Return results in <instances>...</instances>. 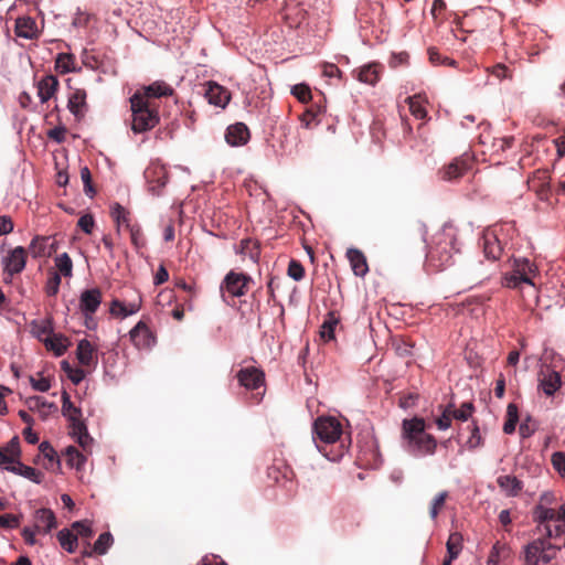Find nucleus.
Listing matches in <instances>:
<instances>
[{
    "instance_id": "obj_5",
    "label": "nucleus",
    "mask_w": 565,
    "mask_h": 565,
    "mask_svg": "<svg viewBox=\"0 0 565 565\" xmlns=\"http://www.w3.org/2000/svg\"><path fill=\"white\" fill-rule=\"evenodd\" d=\"M551 539L542 535L524 547V562L526 565H547L556 557L561 547L551 543Z\"/></svg>"
},
{
    "instance_id": "obj_8",
    "label": "nucleus",
    "mask_w": 565,
    "mask_h": 565,
    "mask_svg": "<svg viewBox=\"0 0 565 565\" xmlns=\"http://www.w3.org/2000/svg\"><path fill=\"white\" fill-rule=\"evenodd\" d=\"M268 477L277 483L282 484L291 494L296 492L297 483L295 481L294 470L284 461H277L268 468Z\"/></svg>"
},
{
    "instance_id": "obj_20",
    "label": "nucleus",
    "mask_w": 565,
    "mask_h": 565,
    "mask_svg": "<svg viewBox=\"0 0 565 565\" xmlns=\"http://www.w3.org/2000/svg\"><path fill=\"white\" fill-rule=\"evenodd\" d=\"M76 356L83 366L95 367L97 365V349L86 339H83L78 342Z\"/></svg>"
},
{
    "instance_id": "obj_62",
    "label": "nucleus",
    "mask_w": 565,
    "mask_h": 565,
    "mask_svg": "<svg viewBox=\"0 0 565 565\" xmlns=\"http://www.w3.org/2000/svg\"><path fill=\"white\" fill-rule=\"evenodd\" d=\"M483 445V439L480 435L479 427L473 424L471 436L467 440V446L469 449H476L478 447H481Z\"/></svg>"
},
{
    "instance_id": "obj_9",
    "label": "nucleus",
    "mask_w": 565,
    "mask_h": 565,
    "mask_svg": "<svg viewBox=\"0 0 565 565\" xmlns=\"http://www.w3.org/2000/svg\"><path fill=\"white\" fill-rule=\"evenodd\" d=\"M533 520L537 523L536 530L542 535L553 537L551 522H558L556 510L543 504H536L533 510Z\"/></svg>"
},
{
    "instance_id": "obj_21",
    "label": "nucleus",
    "mask_w": 565,
    "mask_h": 565,
    "mask_svg": "<svg viewBox=\"0 0 565 565\" xmlns=\"http://www.w3.org/2000/svg\"><path fill=\"white\" fill-rule=\"evenodd\" d=\"M2 468L12 473L22 476L34 483H41L44 479V473L42 471L24 465L20 460H15L13 463L2 466Z\"/></svg>"
},
{
    "instance_id": "obj_28",
    "label": "nucleus",
    "mask_w": 565,
    "mask_h": 565,
    "mask_svg": "<svg viewBox=\"0 0 565 565\" xmlns=\"http://www.w3.org/2000/svg\"><path fill=\"white\" fill-rule=\"evenodd\" d=\"M58 88V81L54 75H46L38 83V96L41 103H46Z\"/></svg>"
},
{
    "instance_id": "obj_17",
    "label": "nucleus",
    "mask_w": 565,
    "mask_h": 565,
    "mask_svg": "<svg viewBox=\"0 0 565 565\" xmlns=\"http://www.w3.org/2000/svg\"><path fill=\"white\" fill-rule=\"evenodd\" d=\"M540 386L547 396H552L562 386V379L558 372L545 366L540 372Z\"/></svg>"
},
{
    "instance_id": "obj_57",
    "label": "nucleus",
    "mask_w": 565,
    "mask_h": 565,
    "mask_svg": "<svg viewBox=\"0 0 565 565\" xmlns=\"http://www.w3.org/2000/svg\"><path fill=\"white\" fill-rule=\"evenodd\" d=\"M450 407H454L452 404H449L443 412L441 416L436 418L435 423L440 430H445L451 426L452 415L450 413Z\"/></svg>"
},
{
    "instance_id": "obj_47",
    "label": "nucleus",
    "mask_w": 565,
    "mask_h": 565,
    "mask_svg": "<svg viewBox=\"0 0 565 565\" xmlns=\"http://www.w3.org/2000/svg\"><path fill=\"white\" fill-rule=\"evenodd\" d=\"M0 450H3L10 458V461H7L4 466H7L9 463H13L15 460H19V457H20L19 438L13 437L4 447L0 448Z\"/></svg>"
},
{
    "instance_id": "obj_22",
    "label": "nucleus",
    "mask_w": 565,
    "mask_h": 565,
    "mask_svg": "<svg viewBox=\"0 0 565 565\" xmlns=\"http://www.w3.org/2000/svg\"><path fill=\"white\" fill-rule=\"evenodd\" d=\"M14 31L19 38L28 40L38 39L40 35L38 24L31 17H19L15 20Z\"/></svg>"
},
{
    "instance_id": "obj_3",
    "label": "nucleus",
    "mask_w": 565,
    "mask_h": 565,
    "mask_svg": "<svg viewBox=\"0 0 565 565\" xmlns=\"http://www.w3.org/2000/svg\"><path fill=\"white\" fill-rule=\"evenodd\" d=\"M402 437L407 451L414 456H430L436 451L437 440L433 435L426 433V422L422 417L404 419Z\"/></svg>"
},
{
    "instance_id": "obj_36",
    "label": "nucleus",
    "mask_w": 565,
    "mask_h": 565,
    "mask_svg": "<svg viewBox=\"0 0 565 565\" xmlns=\"http://www.w3.org/2000/svg\"><path fill=\"white\" fill-rule=\"evenodd\" d=\"M339 323V318L334 312H329L321 326L320 335L324 341L334 339V329Z\"/></svg>"
},
{
    "instance_id": "obj_56",
    "label": "nucleus",
    "mask_w": 565,
    "mask_h": 565,
    "mask_svg": "<svg viewBox=\"0 0 565 565\" xmlns=\"http://www.w3.org/2000/svg\"><path fill=\"white\" fill-rule=\"evenodd\" d=\"M73 531H75L74 534L77 536H82L85 539H90L94 534L90 523L88 521H77L74 522L72 525Z\"/></svg>"
},
{
    "instance_id": "obj_31",
    "label": "nucleus",
    "mask_w": 565,
    "mask_h": 565,
    "mask_svg": "<svg viewBox=\"0 0 565 565\" xmlns=\"http://www.w3.org/2000/svg\"><path fill=\"white\" fill-rule=\"evenodd\" d=\"M67 107L76 118H82L86 108V92L84 89H76L70 96Z\"/></svg>"
},
{
    "instance_id": "obj_51",
    "label": "nucleus",
    "mask_w": 565,
    "mask_h": 565,
    "mask_svg": "<svg viewBox=\"0 0 565 565\" xmlns=\"http://www.w3.org/2000/svg\"><path fill=\"white\" fill-rule=\"evenodd\" d=\"M128 231H129L130 241H131V244L134 245V247L137 250L145 247L146 239L143 237L141 226L137 223L136 225L130 227Z\"/></svg>"
},
{
    "instance_id": "obj_49",
    "label": "nucleus",
    "mask_w": 565,
    "mask_h": 565,
    "mask_svg": "<svg viewBox=\"0 0 565 565\" xmlns=\"http://www.w3.org/2000/svg\"><path fill=\"white\" fill-rule=\"evenodd\" d=\"M475 411V406L471 402L462 403L460 408L454 409L450 407V413L452 415V418L461 422L468 420V418L471 416V414Z\"/></svg>"
},
{
    "instance_id": "obj_27",
    "label": "nucleus",
    "mask_w": 565,
    "mask_h": 565,
    "mask_svg": "<svg viewBox=\"0 0 565 565\" xmlns=\"http://www.w3.org/2000/svg\"><path fill=\"white\" fill-rule=\"evenodd\" d=\"M347 257L355 276L364 277L369 271V265L364 254L358 248H349Z\"/></svg>"
},
{
    "instance_id": "obj_45",
    "label": "nucleus",
    "mask_w": 565,
    "mask_h": 565,
    "mask_svg": "<svg viewBox=\"0 0 565 565\" xmlns=\"http://www.w3.org/2000/svg\"><path fill=\"white\" fill-rule=\"evenodd\" d=\"M448 498L447 491L439 492L431 501L429 508V516L435 520L439 512L444 509L446 500Z\"/></svg>"
},
{
    "instance_id": "obj_37",
    "label": "nucleus",
    "mask_w": 565,
    "mask_h": 565,
    "mask_svg": "<svg viewBox=\"0 0 565 565\" xmlns=\"http://www.w3.org/2000/svg\"><path fill=\"white\" fill-rule=\"evenodd\" d=\"M61 546L68 553H74L77 547V535L67 529H63L57 533Z\"/></svg>"
},
{
    "instance_id": "obj_10",
    "label": "nucleus",
    "mask_w": 565,
    "mask_h": 565,
    "mask_svg": "<svg viewBox=\"0 0 565 565\" xmlns=\"http://www.w3.org/2000/svg\"><path fill=\"white\" fill-rule=\"evenodd\" d=\"M174 94V89L163 81H156L150 85L138 88L134 95H139L147 104H157L160 97H168Z\"/></svg>"
},
{
    "instance_id": "obj_55",
    "label": "nucleus",
    "mask_w": 565,
    "mask_h": 565,
    "mask_svg": "<svg viewBox=\"0 0 565 565\" xmlns=\"http://www.w3.org/2000/svg\"><path fill=\"white\" fill-rule=\"evenodd\" d=\"M287 274L294 280L299 281L305 277V268L300 262L291 259L288 265Z\"/></svg>"
},
{
    "instance_id": "obj_14",
    "label": "nucleus",
    "mask_w": 565,
    "mask_h": 565,
    "mask_svg": "<svg viewBox=\"0 0 565 565\" xmlns=\"http://www.w3.org/2000/svg\"><path fill=\"white\" fill-rule=\"evenodd\" d=\"M480 245L483 249L484 257L494 265V262L500 258L503 252V247L497 234L493 231L484 232Z\"/></svg>"
},
{
    "instance_id": "obj_41",
    "label": "nucleus",
    "mask_w": 565,
    "mask_h": 565,
    "mask_svg": "<svg viewBox=\"0 0 565 565\" xmlns=\"http://www.w3.org/2000/svg\"><path fill=\"white\" fill-rule=\"evenodd\" d=\"M461 543H462V536L460 533L455 532L451 533L447 541V553L450 555V558H457L458 555L461 552Z\"/></svg>"
},
{
    "instance_id": "obj_46",
    "label": "nucleus",
    "mask_w": 565,
    "mask_h": 565,
    "mask_svg": "<svg viewBox=\"0 0 565 565\" xmlns=\"http://www.w3.org/2000/svg\"><path fill=\"white\" fill-rule=\"evenodd\" d=\"M55 265L58 271L65 276L71 277L73 270V263L67 253H63L55 258Z\"/></svg>"
},
{
    "instance_id": "obj_7",
    "label": "nucleus",
    "mask_w": 565,
    "mask_h": 565,
    "mask_svg": "<svg viewBox=\"0 0 565 565\" xmlns=\"http://www.w3.org/2000/svg\"><path fill=\"white\" fill-rule=\"evenodd\" d=\"M250 282L252 278L248 275L231 270L226 274L221 290L227 291L232 297H242L246 295Z\"/></svg>"
},
{
    "instance_id": "obj_53",
    "label": "nucleus",
    "mask_w": 565,
    "mask_h": 565,
    "mask_svg": "<svg viewBox=\"0 0 565 565\" xmlns=\"http://www.w3.org/2000/svg\"><path fill=\"white\" fill-rule=\"evenodd\" d=\"M81 179L84 183V192L90 198L95 195L96 190L93 186L92 173L88 167L81 168Z\"/></svg>"
},
{
    "instance_id": "obj_63",
    "label": "nucleus",
    "mask_w": 565,
    "mask_h": 565,
    "mask_svg": "<svg viewBox=\"0 0 565 565\" xmlns=\"http://www.w3.org/2000/svg\"><path fill=\"white\" fill-rule=\"evenodd\" d=\"M94 225H95V221H94L93 215H90V214H85V215L81 216L77 222V226L86 234H90L93 232Z\"/></svg>"
},
{
    "instance_id": "obj_42",
    "label": "nucleus",
    "mask_w": 565,
    "mask_h": 565,
    "mask_svg": "<svg viewBox=\"0 0 565 565\" xmlns=\"http://www.w3.org/2000/svg\"><path fill=\"white\" fill-rule=\"evenodd\" d=\"M113 543L114 537L109 532L102 533L97 541L94 543V551L98 555H104L107 553Z\"/></svg>"
},
{
    "instance_id": "obj_64",
    "label": "nucleus",
    "mask_w": 565,
    "mask_h": 565,
    "mask_svg": "<svg viewBox=\"0 0 565 565\" xmlns=\"http://www.w3.org/2000/svg\"><path fill=\"white\" fill-rule=\"evenodd\" d=\"M552 465L559 473L565 472V454L557 451L552 455Z\"/></svg>"
},
{
    "instance_id": "obj_60",
    "label": "nucleus",
    "mask_w": 565,
    "mask_h": 565,
    "mask_svg": "<svg viewBox=\"0 0 565 565\" xmlns=\"http://www.w3.org/2000/svg\"><path fill=\"white\" fill-rule=\"evenodd\" d=\"M39 448L44 458H46L50 462L60 463L58 456L50 443L43 441Z\"/></svg>"
},
{
    "instance_id": "obj_34",
    "label": "nucleus",
    "mask_w": 565,
    "mask_h": 565,
    "mask_svg": "<svg viewBox=\"0 0 565 565\" xmlns=\"http://www.w3.org/2000/svg\"><path fill=\"white\" fill-rule=\"evenodd\" d=\"M47 350L54 352L56 356L63 355L70 345L67 338L62 334H52L44 340Z\"/></svg>"
},
{
    "instance_id": "obj_33",
    "label": "nucleus",
    "mask_w": 565,
    "mask_h": 565,
    "mask_svg": "<svg viewBox=\"0 0 565 565\" xmlns=\"http://www.w3.org/2000/svg\"><path fill=\"white\" fill-rule=\"evenodd\" d=\"M49 237L36 236L30 244V253L34 258L50 256L55 250L54 244L49 246Z\"/></svg>"
},
{
    "instance_id": "obj_59",
    "label": "nucleus",
    "mask_w": 565,
    "mask_h": 565,
    "mask_svg": "<svg viewBox=\"0 0 565 565\" xmlns=\"http://www.w3.org/2000/svg\"><path fill=\"white\" fill-rule=\"evenodd\" d=\"M489 71L493 76H495L500 81L505 79V78H509V79L512 78V72L504 64L499 63V64L492 66Z\"/></svg>"
},
{
    "instance_id": "obj_4",
    "label": "nucleus",
    "mask_w": 565,
    "mask_h": 565,
    "mask_svg": "<svg viewBox=\"0 0 565 565\" xmlns=\"http://www.w3.org/2000/svg\"><path fill=\"white\" fill-rule=\"evenodd\" d=\"M131 110V130L135 134H143L152 130L159 122L158 104H147L139 95L129 98Z\"/></svg>"
},
{
    "instance_id": "obj_18",
    "label": "nucleus",
    "mask_w": 565,
    "mask_h": 565,
    "mask_svg": "<svg viewBox=\"0 0 565 565\" xmlns=\"http://www.w3.org/2000/svg\"><path fill=\"white\" fill-rule=\"evenodd\" d=\"M103 295L99 288L86 289L79 297V310L82 313L94 315L102 303Z\"/></svg>"
},
{
    "instance_id": "obj_43",
    "label": "nucleus",
    "mask_w": 565,
    "mask_h": 565,
    "mask_svg": "<svg viewBox=\"0 0 565 565\" xmlns=\"http://www.w3.org/2000/svg\"><path fill=\"white\" fill-rule=\"evenodd\" d=\"M521 282L533 285L530 277L522 276L513 269L512 274L503 277L502 285L507 288H516Z\"/></svg>"
},
{
    "instance_id": "obj_16",
    "label": "nucleus",
    "mask_w": 565,
    "mask_h": 565,
    "mask_svg": "<svg viewBox=\"0 0 565 565\" xmlns=\"http://www.w3.org/2000/svg\"><path fill=\"white\" fill-rule=\"evenodd\" d=\"M130 340L138 349H148L154 342V335L145 321L140 320L129 332Z\"/></svg>"
},
{
    "instance_id": "obj_30",
    "label": "nucleus",
    "mask_w": 565,
    "mask_h": 565,
    "mask_svg": "<svg viewBox=\"0 0 565 565\" xmlns=\"http://www.w3.org/2000/svg\"><path fill=\"white\" fill-rule=\"evenodd\" d=\"M110 215L117 224V232L120 231L121 226L129 230L137 224V222H132L131 213L119 203L111 205Z\"/></svg>"
},
{
    "instance_id": "obj_54",
    "label": "nucleus",
    "mask_w": 565,
    "mask_h": 565,
    "mask_svg": "<svg viewBox=\"0 0 565 565\" xmlns=\"http://www.w3.org/2000/svg\"><path fill=\"white\" fill-rule=\"evenodd\" d=\"M291 93L300 103H308L312 97L310 87L306 84L295 85Z\"/></svg>"
},
{
    "instance_id": "obj_61",
    "label": "nucleus",
    "mask_w": 565,
    "mask_h": 565,
    "mask_svg": "<svg viewBox=\"0 0 565 565\" xmlns=\"http://www.w3.org/2000/svg\"><path fill=\"white\" fill-rule=\"evenodd\" d=\"M20 525V515L4 514L0 515L1 529H15Z\"/></svg>"
},
{
    "instance_id": "obj_1",
    "label": "nucleus",
    "mask_w": 565,
    "mask_h": 565,
    "mask_svg": "<svg viewBox=\"0 0 565 565\" xmlns=\"http://www.w3.org/2000/svg\"><path fill=\"white\" fill-rule=\"evenodd\" d=\"M342 433V425L335 417L321 416L313 423V441L319 451L331 461L339 460L344 454Z\"/></svg>"
},
{
    "instance_id": "obj_35",
    "label": "nucleus",
    "mask_w": 565,
    "mask_h": 565,
    "mask_svg": "<svg viewBox=\"0 0 565 565\" xmlns=\"http://www.w3.org/2000/svg\"><path fill=\"white\" fill-rule=\"evenodd\" d=\"M510 555L511 551L508 545L498 541L490 551L487 565H499L501 561L509 558Z\"/></svg>"
},
{
    "instance_id": "obj_48",
    "label": "nucleus",
    "mask_w": 565,
    "mask_h": 565,
    "mask_svg": "<svg viewBox=\"0 0 565 565\" xmlns=\"http://www.w3.org/2000/svg\"><path fill=\"white\" fill-rule=\"evenodd\" d=\"M429 62L434 65H448L456 66L457 62L448 56H441L436 47H429L427 50Z\"/></svg>"
},
{
    "instance_id": "obj_40",
    "label": "nucleus",
    "mask_w": 565,
    "mask_h": 565,
    "mask_svg": "<svg viewBox=\"0 0 565 565\" xmlns=\"http://www.w3.org/2000/svg\"><path fill=\"white\" fill-rule=\"evenodd\" d=\"M409 111L417 119H424L427 116V110L423 105L420 95H414L407 98Z\"/></svg>"
},
{
    "instance_id": "obj_58",
    "label": "nucleus",
    "mask_w": 565,
    "mask_h": 565,
    "mask_svg": "<svg viewBox=\"0 0 565 565\" xmlns=\"http://www.w3.org/2000/svg\"><path fill=\"white\" fill-rule=\"evenodd\" d=\"M60 285H61L60 274L53 273L46 281V286H45L46 294L49 296H55L58 292Z\"/></svg>"
},
{
    "instance_id": "obj_25",
    "label": "nucleus",
    "mask_w": 565,
    "mask_h": 565,
    "mask_svg": "<svg viewBox=\"0 0 565 565\" xmlns=\"http://www.w3.org/2000/svg\"><path fill=\"white\" fill-rule=\"evenodd\" d=\"M225 139L231 146H243L249 139V130L245 124L236 122L226 129Z\"/></svg>"
},
{
    "instance_id": "obj_50",
    "label": "nucleus",
    "mask_w": 565,
    "mask_h": 565,
    "mask_svg": "<svg viewBox=\"0 0 565 565\" xmlns=\"http://www.w3.org/2000/svg\"><path fill=\"white\" fill-rule=\"evenodd\" d=\"M26 405L30 411H41L42 408H50L53 411H57V406L54 403L46 402L41 396H33L26 399Z\"/></svg>"
},
{
    "instance_id": "obj_32",
    "label": "nucleus",
    "mask_w": 565,
    "mask_h": 565,
    "mask_svg": "<svg viewBox=\"0 0 565 565\" xmlns=\"http://www.w3.org/2000/svg\"><path fill=\"white\" fill-rule=\"evenodd\" d=\"M497 483L509 497H516L523 488L522 482L516 477L510 475L498 477Z\"/></svg>"
},
{
    "instance_id": "obj_38",
    "label": "nucleus",
    "mask_w": 565,
    "mask_h": 565,
    "mask_svg": "<svg viewBox=\"0 0 565 565\" xmlns=\"http://www.w3.org/2000/svg\"><path fill=\"white\" fill-rule=\"evenodd\" d=\"M62 413L67 417L68 422L82 417V411L72 403L66 391L62 393Z\"/></svg>"
},
{
    "instance_id": "obj_52",
    "label": "nucleus",
    "mask_w": 565,
    "mask_h": 565,
    "mask_svg": "<svg viewBox=\"0 0 565 565\" xmlns=\"http://www.w3.org/2000/svg\"><path fill=\"white\" fill-rule=\"evenodd\" d=\"M537 429V423L531 416L524 418L520 425L519 433L522 438L531 437Z\"/></svg>"
},
{
    "instance_id": "obj_24",
    "label": "nucleus",
    "mask_w": 565,
    "mask_h": 565,
    "mask_svg": "<svg viewBox=\"0 0 565 565\" xmlns=\"http://www.w3.org/2000/svg\"><path fill=\"white\" fill-rule=\"evenodd\" d=\"M469 169L468 159L456 158L440 171L443 180L456 181L461 178Z\"/></svg>"
},
{
    "instance_id": "obj_26",
    "label": "nucleus",
    "mask_w": 565,
    "mask_h": 565,
    "mask_svg": "<svg viewBox=\"0 0 565 565\" xmlns=\"http://www.w3.org/2000/svg\"><path fill=\"white\" fill-rule=\"evenodd\" d=\"M495 273V267L492 263L484 265L482 262L472 263L467 268V276L481 284L488 280Z\"/></svg>"
},
{
    "instance_id": "obj_11",
    "label": "nucleus",
    "mask_w": 565,
    "mask_h": 565,
    "mask_svg": "<svg viewBox=\"0 0 565 565\" xmlns=\"http://www.w3.org/2000/svg\"><path fill=\"white\" fill-rule=\"evenodd\" d=\"M26 264V250L22 246H18L10 250L7 256L2 258L3 275L13 277L20 274Z\"/></svg>"
},
{
    "instance_id": "obj_15",
    "label": "nucleus",
    "mask_w": 565,
    "mask_h": 565,
    "mask_svg": "<svg viewBox=\"0 0 565 565\" xmlns=\"http://www.w3.org/2000/svg\"><path fill=\"white\" fill-rule=\"evenodd\" d=\"M550 172L546 169L536 170L527 180L530 190L534 191L541 200H547L550 194Z\"/></svg>"
},
{
    "instance_id": "obj_44",
    "label": "nucleus",
    "mask_w": 565,
    "mask_h": 565,
    "mask_svg": "<svg viewBox=\"0 0 565 565\" xmlns=\"http://www.w3.org/2000/svg\"><path fill=\"white\" fill-rule=\"evenodd\" d=\"M56 70H58L62 74H66L74 70V57L72 54L60 53L56 57L55 63Z\"/></svg>"
},
{
    "instance_id": "obj_23",
    "label": "nucleus",
    "mask_w": 565,
    "mask_h": 565,
    "mask_svg": "<svg viewBox=\"0 0 565 565\" xmlns=\"http://www.w3.org/2000/svg\"><path fill=\"white\" fill-rule=\"evenodd\" d=\"M56 527V518L50 509H39L34 514V529L36 532L47 534L52 529Z\"/></svg>"
},
{
    "instance_id": "obj_6",
    "label": "nucleus",
    "mask_w": 565,
    "mask_h": 565,
    "mask_svg": "<svg viewBox=\"0 0 565 565\" xmlns=\"http://www.w3.org/2000/svg\"><path fill=\"white\" fill-rule=\"evenodd\" d=\"M236 377L246 390L256 391L252 396L255 403H259L265 394L264 372L255 366H248L239 370Z\"/></svg>"
},
{
    "instance_id": "obj_39",
    "label": "nucleus",
    "mask_w": 565,
    "mask_h": 565,
    "mask_svg": "<svg viewBox=\"0 0 565 565\" xmlns=\"http://www.w3.org/2000/svg\"><path fill=\"white\" fill-rule=\"evenodd\" d=\"M65 457L67 465L76 469H81L86 461V457L74 446L66 448Z\"/></svg>"
},
{
    "instance_id": "obj_2",
    "label": "nucleus",
    "mask_w": 565,
    "mask_h": 565,
    "mask_svg": "<svg viewBox=\"0 0 565 565\" xmlns=\"http://www.w3.org/2000/svg\"><path fill=\"white\" fill-rule=\"evenodd\" d=\"M459 252L452 227L445 226L434 236L426 254V268L429 271H441L454 264V256Z\"/></svg>"
},
{
    "instance_id": "obj_29",
    "label": "nucleus",
    "mask_w": 565,
    "mask_h": 565,
    "mask_svg": "<svg viewBox=\"0 0 565 565\" xmlns=\"http://www.w3.org/2000/svg\"><path fill=\"white\" fill-rule=\"evenodd\" d=\"M140 308H141V298L139 297L137 301H132L129 303H126L124 301L115 299L111 301L109 310L113 316L126 318L128 316H131V315L138 312L140 310Z\"/></svg>"
},
{
    "instance_id": "obj_13",
    "label": "nucleus",
    "mask_w": 565,
    "mask_h": 565,
    "mask_svg": "<svg viewBox=\"0 0 565 565\" xmlns=\"http://www.w3.org/2000/svg\"><path fill=\"white\" fill-rule=\"evenodd\" d=\"M384 67L382 64L372 62L352 71V76L359 82L375 85L381 77Z\"/></svg>"
},
{
    "instance_id": "obj_19",
    "label": "nucleus",
    "mask_w": 565,
    "mask_h": 565,
    "mask_svg": "<svg viewBox=\"0 0 565 565\" xmlns=\"http://www.w3.org/2000/svg\"><path fill=\"white\" fill-rule=\"evenodd\" d=\"M205 86V97L210 104L221 108H224L228 104L231 93L225 87L215 82H207Z\"/></svg>"
},
{
    "instance_id": "obj_12",
    "label": "nucleus",
    "mask_w": 565,
    "mask_h": 565,
    "mask_svg": "<svg viewBox=\"0 0 565 565\" xmlns=\"http://www.w3.org/2000/svg\"><path fill=\"white\" fill-rule=\"evenodd\" d=\"M148 190L153 195H159L168 182V172L162 166H151L145 171Z\"/></svg>"
}]
</instances>
